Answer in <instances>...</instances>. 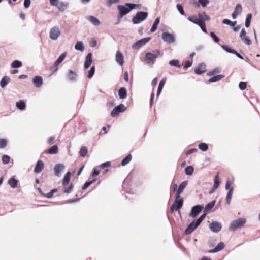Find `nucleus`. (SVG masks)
<instances>
[{
  "instance_id": "f257e3e1",
  "label": "nucleus",
  "mask_w": 260,
  "mask_h": 260,
  "mask_svg": "<svg viewBox=\"0 0 260 260\" xmlns=\"http://www.w3.org/2000/svg\"><path fill=\"white\" fill-rule=\"evenodd\" d=\"M160 52L158 50H155L153 53L148 52L145 54L146 63L147 64H154L155 59L158 57Z\"/></svg>"
},
{
  "instance_id": "f03ea898",
  "label": "nucleus",
  "mask_w": 260,
  "mask_h": 260,
  "mask_svg": "<svg viewBox=\"0 0 260 260\" xmlns=\"http://www.w3.org/2000/svg\"><path fill=\"white\" fill-rule=\"evenodd\" d=\"M148 16V13L145 12L140 11L138 12L133 18L132 22L135 24L140 23L145 20Z\"/></svg>"
},
{
  "instance_id": "7ed1b4c3",
  "label": "nucleus",
  "mask_w": 260,
  "mask_h": 260,
  "mask_svg": "<svg viewBox=\"0 0 260 260\" xmlns=\"http://www.w3.org/2000/svg\"><path fill=\"white\" fill-rule=\"evenodd\" d=\"M60 35L61 31L58 26L52 27L49 31V37L53 41L57 40Z\"/></svg>"
},
{
  "instance_id": "20e7f679",
  "label": "nucleus",
  "mask_w": 260,
  "mask_h": 260,
  "mask_svg": "<svg viewBox=\"0 0 260 260\" xmlns=\"http://www.w3.org/2000/svg\"><path fill=\"white\" fill-rule=\"evenodd\" d=\"M246 222V220L244 218H239L237 220L232 221L230 225L229 230L234 231L237 229L240 228L244 225Z\"/></svg>"
},
{
  "instance_id": "39448f33",
  "label": "nucleus",
  "mask_w": 260,
  "mask_h": 260,
  "mask_svg": "<svg viewBox=\"0 0 260 260\" xmlns=\"http://www.w3.org/2000/svg\"><path fill=\"white\" fill-rule=\"evenodd\" d=\"M117 8L119 10V15L118 16L119 20H120L123 16L132 10V9H130L129 6H126V3L124 5H118Z\"/></svg>"
},
{
  "instance_id": "423d86ee",
  "label": "nucleus",
  "mask_w": 260,
  "mask_h": 260,
  "mask_svg": "<svg viewBox=\"0 0 260 260\" xmlns=\"http://www.w3.org/2000/svg\"><path fill=\"white\" fill-rule=\"evenodd\" d=\"M151 39L150 37H146L143 38L134 43L132 45V48L135 50L139 49L141 47L145 45Z\"/></svg>"
},
{
  "instance_id": "0eeeda50",
  "label": "nucleus",
  "mask_w": 260,
  "mask_h": 260,
  "mask_svg": "<svg viewBox=\"0 0 260 260\" xmlns=\"http://www.w3.org/2000/svg\"><path fill=\"white\" fill-rule=\"evenodd\" d=\"M183 200L182 198H181L180 197L179 198H177V197H175L174 202L171 206V212L177 211L180 209L183 205Z\"/></svg>"
},
{
  "instance_id": "6e6552de",
  "label": "nucleus",
  "mask_w": 260,
  "mask_h": 260,
  "mask_svg": "<svg viewBox=\"0 0 260 260\" xmlns=\"http://www.w3.org/2000/svg\"><path fill=\"white\" fill-rule=\"evenodd\" d=\"M126 110V107L123 104H121L118 106H116L112 111L111 115L112 117L118 116L119 113L123 112Z\"/></svg>"
},
{
  "instance_id": "1a4fd4ad",
  "label": "nucleus",
  "mask_w": 260,
  "mask_h": 260,
  "mask_svg": "<svg viewBox=\"0 0 260 260\" xmlns=\"http://www.w3.org/2000/svg\"><path fill=\"white\" fill-rule=\"evenodd\" d=\"M162 39L164 42L171 44L175 42V37L172 34L169 32H164L161 35Z\"/></svg>"
},
{
  "instance_id": "9d476101",
  "label": "nucleus",
  "mask_w": 260,
  "mask_h": 260,
  "mask_svg": "<svg viewBox=\"0 0 260 260\" xmlns=\"http://www.w3.org/2000/svg\"><path fill=\"white\" fill-rule=\"evenodd\" d=\"M203 206L200 205H198L193 206L191 212L189 213V216L192 218H195L198 216L200 212L203 210Z\"/></svg>"
},
{
  "instance_id": "9b49d317",
  "label": "nucleus",
  "mask_w": 260,
  "mask_h": 260,
  "mask_svg": "<svg viewBox=\"0 0 260 260\" xmlns=\"http://www.w3.org/2000/svg\"><path fill=\"white\" fill-rule=\"evenodd\" d=\"M200 224V223L197 220L193 221L186 229L185 234L186 235L191 234Z\"/></svg>"
},
{
  "instance_id": "f8f14e48",
  "label": "nucleus",
  "mask_w": 260,
  "mask_h": 260,
  "mask_svg": "<svg viewBox=\"0 0 260 260\" xmlns=\"http://www.w3.org/2000/svg\"><path fill=\"white\" fill-rule=\"evenodd\" d=\"M240 37L245 44L248 46L251 44V41L246 36V32L244 28L242 29L240 34Z\"/></svg>"
},
{
  "instance_id": "ddd939ff",
  "label": "nucleus",
  "mask_w": 260,
  "mask_h": 260,
  "mask_svg": "<svg viewBox=\"0 0 260 260\" xmlns=\"http://www.w3.org/2000/svg\"><path fill=\"white\" fill-rule=\"evenodd\" d=\"M209 228L212 232L218 233L221 230L222 225L220 223L217 221H213L210 224Z\"/></svg>"
},
{
  "instance_id": "4468645a",
  "label": "nucleus",
  "mask_w": 260,
  "mask_h": 260,
  "mask_svg": "<svg viewBox=\"0 0 260 260\" xmlns=\"http://www.w3.org/2000/svg\"><path fill=\"white\" fill-rule=\"evenodd\" d=\"M65 166L63 164H58L54 167V174L55 176L60 177L61 173L63 171Z\"/></svg>"
},
{
  "instance_id": "2eb2a0df",
  "label": "nucleus",
  "mask_w": 260,
  "mask_h": 260,
  "mask_svg": "<svg viewBox=\"0 0 260 260\" xmlns=\"http://www.w3.org/2000/svg\"><path fill=\"white\" fill-rule=\"evenodd\" d=\"M86 20L89 21L94 26H98L101 24L100 20L95 17L91 15H87L85 17Z\"/></svg>"
},
{
  "instance_id": "dca6fc26",
  "label": "nucleus",
  "mask_w": 260,
  "mask_h": 260,
  "mask_svg": "<svg viewBox=\"0 0 260 260\" xmlns=\"http://www.w3.org/2000/svg\"><path fill=\"white\" fill-rule=\"evenodd\" d=\"M187 183L188 182L187 181H185L181 183L177 191L175 197H177V198H179L180 197L181 194L182 193L184 189L186 187Z\"/></svg>"
},
{
  "instance_id": "f3484780",
  "label": "nucleus",
  "mask_w": 260,
  "mask_h": 260,
  "mask_svg": "<svg viewBox=\"0 0 260 260\" xmlns=\"http://www.w3.org/2000/svg\"><path fill=\"white\" fill-rule=\"evenodd\" d=\"M67 52H64L58 58V59L54 62V67L55 68V70H57V66L60 64L67 56Z\"/></svg>"
},
{
  "instance_id": "a211bd4d",
  "label": "nucleus",
  "mask_w": 260,
  "mask_h": 260,
  "mask_svg": "<svg viewBox=\"0 0 260 260\" xmlns=\"http://www.w3.org/2000/svg\"><path fill=\"white\" fill-rule=\"evenodd\" d=\"M116 61L118 64L122 66L124 63V56L122 53L119 51H117L115 56Z\"/></svg>"
},
{
  "instance_id": "6ab92c4d",
  "label": "nucleus",
  "mask_w": 260,
  "mask_h": 260,
  "mask_svg": "<svg viewBox=\"0 0 260 260\" xmlns=\"http://www.w3.org/2000/svg\"><path fill=\"white\" fill-rule=\"evenodd\" d=\"M32 82L36 87L39 88L43 84V79L40 76H36L33 78Z\"/></svg>"
},
{
  "instance_id": "aec40b11",
  "label": "nucleus",
  "mask_w": 260,
  "mask_h": 260,
  "mask_svg": "<svg viewBox=\"0 0 260 260\" xmlns=\"http://www.w3.org/2000/svg\"><path fill=\"white\" fill-rule=\"evenodd\" d=\"M206 64L201 63L195 69L194 72L197 74H201L205 72Z\"/></svg>"
},
{
  "instance_id": "412c9836",
  "label": "nucleus",
  "mask_w": 260,
  "mask_h": 260,
  "mask_svg": "<svg viewBox=\"0 0 260 260\" xmlns=\"http://www.w3.org/2000/svg\"><path fill=\"white\" fill-rule=\"evenodd\" d=\"M44 167V162L41 160H38L35 167L34 171L36 173H40Z\"/></svg>"
},
{
  "instance_id": "4be33fe9",
  "label": "nucleus",
  "mask_w": 260,
  "mask_h": 260,
  "mask_svg": "<svg viewBox=\"0 0 260 260\" xmlns=\"http://www.w3.org/2000/svg\"><path fill=\"white\" fill-rule=\"evenodd\" d=\"M92 62V53H89L87 54L86 57L85 62L84 63V67L85 69H88L90 65L91 64Z\"/></svg>"
},
{
  "instance_id": "5701e85b",
  "label": "nucleus",
  "mask_w": 260,
  "mask_h": 260,
  "mask_svg": "<svg viewBox=\"0 0 260 260\" xmlns=\"http://www.w3.org/2000/svg\"><path fill=\"white\" fill-rule=\"evenodd\" d=\"M84 46L83 43L81 41H77L75 45V49L76 50L80 51L81 52L83 51L84 50Z\"/></svg>"
},
{
  "instance_id": "b1692460",
  "label": "nucleus",
  "mask_w": 260,
  "mask_h": 260,
  "mask_svg": "<svg viewBox=\"0 0 260 260\" xmlns=\"http://www.w3.org/2000/svg\"><path fill=\"white\" fill-rule=\"evenodd\" d=\"M198 16L200 21L204 22L210 20V17L206 14L205 12L198 14Z\"/></svg>"
},
{
  "instance_id": "393cba45",
  "label": "nucleus",
  "mask_w": 260,
  "mask_h": 260,
  "mask_svg": "<svg viewBox=\"0 0 260 260\" xmlns=\"http://www.w3.org/2000/svg\"><path fill=\"white\" fill-rule=\"evenodd\" d=\"M8 182L12 188H15L17 186L18 183V181L14 177L10 178Z\"/></svg>"
},
{
  "instance_id": "a878e982",
  "label": "nucleus",
  "mask_w": 260,
  "mask_h": 260,
  "mask_svg": "<svg viewBox=\"0 0 260 260\" xmlns=\"http://www.w3.org/2000/svg\"><path fill=\"white\" fill-rule=\"evenodd\" d=\"M10 79L8 76H4L1 80L0 85L2 88H4L10 82Z\"/></svg>"
},
{
  "instance_id": "bb28decb",
  "label": "nucleus",
  "mask_w": 260,
  "mask_h": 260,
  "mask_svg": "<svg viewBox=\"0 0 260 260\" xmlns=\"http://www.w3.org/2000/svg\"><path fill=\"white\" fill-rule=\"evenodd\" d=\"M118 95L120 99H125L127 96V91L124 87H121L119 89Z\"/></svg>"
},
{
  "instance_id": "cd10ccee",
  "label": "nucleus",
  "mask_w": 260,
  "mask_h": 260,
  "mask_svg": "<svg viewBox=\"0 0 260 260\" xmlns=\"http://www.w3.org/2000/svg\"><path fill=\"white\" fill-rule=\"evenodd\" d=\"M77 76V75L75 72L71 70L69 71V73L68 74V78L69 80L75 81L76 80Z\"/></svg>"
},
{
  "instance_id": "c85d7f7f",
  "label": "nucleus",
  "mask_w": 260,
  "mask_h": 260,
  "mask_svg": "<svg viewBox=\"0 0 260 260\" xmlns=\"http://www.w3.org/2000/svg\"><path fill=\"white\" fill-rule=\"evenodd\" d=\"M166 81V79L165 78H163L159 82L157 92V96H158L159 95L160 93H161L162 89L165 84Z\"/></svg>"
},
{
  "instance_id": "c756f323",
  "label": "nucleus",
  "mask_w": 260,
  "mask_h": 260,
  "mask_svg": "<svg viewBox=\"0 0 260 260\" xmlns=\"http://www.w3.org/2000/svg\"><path fill=\"white\" fill-rule=\"evenodd\" d=\"M224 78V76L222 75H218L213 77H211L209 79V82L211 83L215 82L218 81Z\"/></svg>"
},
{
  "instance_id": "7c9ffc66",
  "label": "nucleus",
  "mask_w": 260,
  "mask_h": 260,
  "mask_svg": "<svg viewBox=\"0 0 260 260\" xmlns=\"http://www.w3.org/2000/svg\"><path fill=\"white\" fill-rule=\"evenodd\" d=\"M69 7L68 3L61 2L58 6H57L58 9L60 11H64Z\"/></svg>"
},
{
  "instance_id": "2f4dec72",
  "label": "nucleus",
  "mask_w": 260,
  "mask_h": 260,
  "mask_svg": "<svg viewBox=\"0 0 260 260\" xmlns=\"http://www.w3.org/2000/svg\"><path fill=\"white\" fill-rule=\"evenodd\" d=\"M233 191H234V188L231 187L228 192L226 198V202L228 204H230L231 203V199L232 197Z\"/></svg>"
},
{
  "instance_id": "473e14b6",
  "label": "nucleus",
  "mask_w": 260,
  "mask_h": 260,
  "mask_svg": "<svg viewBox=\"0 0 260 260\" xmlns=\"http://www.w3.org/2000/svg\"><path fill=\"white\" fill-rule=\"evenodd\" d=\"M16 106L18 109L21 110H24L26 107L25 103L23 100H20L17 102L16 104Z\"/></svg>"
},
{
  "instance_id": "72a5a7b5",
  "label": "nucleus",
  "mask_w": 260,
  "mask_h": 260,
  "mask_svg": "<svg viewBox=\"0 0 260 260\" xmlns=\"http://www.w3.org/2000/svg\"><path fill=\"white\" fill-rule=\"evenodd\" d=\"M58 147L56 145L51 147L47 151V153L50 154H55L58 152Z\"/></svg>"
},
{
  "instance_id": "f704fd0d",
  "label": "nucleus",
  "mask_w": 260,
  "mask_h": 260,
  "mask_svg": "<svg viewBox=\"0 0 260 260\" xmlns=\"http://www.w3.org/2000/svg\"><path fill=\"white\" fill-rule=\"evenodd\" d=\"M215 202V201H213L208 203L204 208V212H207L210 210L214 206Z\"/></svg>"
},
{
  "instance_id": "c9c22d12",
  "label": "nucleus",
  "mask_w": 260,
  "mask_h": 260,
  "mask_svg": "<svg viewBox=\"0 0 260 260\" xmlns=\"http://www.w3.org/2000/svg\"><path fill=\"white\" fill-rule=\"evenodd\" d=\"M132 156L131 154H128L126 156L125 158H124L121 161V165L124 166L128 164L132 160Z\"/></svg>"
},
{
  "instance_id": "e433bc0d",
  "label": "nucleus",
  "mask_w": 260,
  "mask_h": 260,
  "mask_svg": "<svg viewBox=\"0 0 260 260\" xmlns=\"http://www.w3.org/2000/svg\"><path fill=\"white\" fill-rule=\"evenodd\" d=\"M71 173L70 172H67L64 177L62 184L64 186L68 184L70 180Z\"/></svg>"
},
{
  "instance_id": "4c0bfd02",
  "label": "nucleus",
  "mask_w": 260,
  "mask_h": 260,
  "mask_svg": "<svg viewBox=\"0 0 260 260\" xmlns=\"http://www.w3.org/2000/svg\"><path fill=\"white\" fill-rule=\"evenodd\" d=\"M188 20L189 21H190L198 25V24H199L201 22V21L200 20L199 18H197L196 16H192V17H189L188 18Z\"/></svg>"
},
{
  "instance_id": "58836bf2",
  "label": "nucleus",
  "mask_w": 260,
  "mask_h": 260,
  "mask_svg": "<svg viewBox=\"0 0 260 260\" xmlns=\"http://www.w3.org/2000/svg\"><path fill=\"white\" fill-rule=\"evenodd\" d=\"M87 152V148L85 146H82L80 150L79 154L82 157H84L86 155Z\"/></svg>"
},
{
  "instance_id": "ea45409f",
  "label": "nucleus",
  "mask_w": 260,
  "mask_h": 260,
  "mask_svg": "<svg viewBox=\"0 0 260 260\" xmlns=\"http://www.w3.org/2000/svg\"><path fill=\"white\" fill-rule=\"evenodd\" d=\"M159 22H160V19L159 18H157L155 20L154 24L151 28V30H150L151 32H153L156 30L157 26L159 23Z\"/></svg>"
},
{
  "instance_id": "a19ab883",
  "label": "nucleus",
  "mask_w": 260,
  "mask_h": 260,
  "mask_svg": "<svg viewBox=\"0 0 260 260\" xmlns=\"http://www.w3.org/2000/svg\"><path fill=\"white\" fill-rule=\"evenodd\" d=\"M251 18H252L251 14H247V15L246 16V20H245V25L247 28L249 27L250 26Z\"/></svg>"
},
{
  "instance_id": "79ce46f5",
  "label": "nucleus",
  "mask_w": 260,
  "mask_h": 260,
  "mask_svg": "<svg viewBox=\"0 0 260 260\" xmlns=\"http://www.w3.org/2000/svg\"><path fill=\"white\" fill-rule=\"evenodd\" d=\"M219 186V176L218 173L215 176L214 179V184L213 185L214 189H217Z\"/></svg>"
},
{
  "instance_id": "37998d69",
  "label": "nucleus",
  "mask_w": 260,
  "mask_h": 260,
  "mask_svg": "<svg viewBox=\"0 0 260 260\" xmlns=\"http://www.w3.org/2000/svg\"><path fill=\"white\" fill-rule=\"evenodd\" d=\"M199 148L203 151H206L208 149V146L206 143H201L199 145Z\"/></svg>"
},
{
  "instance_id": "c03bdc74",
  "label": "nucleus",
  "mask_w": 260,
  "mask_h": 260,
  "mask_svg": "<svg viewBox=\"0 0 260 260\" xmlns=\"http://www.w3.org/2000/svg\"><path fill=\"white\" fill-rule=\"evenodd\" d=\"M22 65V62L19 60H15L11 64L12 67L14 68H20Z\"/></svg>"
},
{
  "instance_id": "a18cd8bd",
  "label": "nucleus",
  "mask_w": 260,
  "mask_h": 260,
  "mask_svg": "<svg viewBox=\"0 0 260 260\" xmlns=\"http://www.w3.org/2000/svg\"><path fill=\"white\" fill-rule=\"evenodd\" d=\"M193 170H194V169H193V167H192L191 166H187L185 168V173L187 175H191L192 174Z\"/></svg>"
},
{
  "instance_id": "49530a36",
  "label": "nucleus",
  "mask_w": 260,
  "mask_h": 260,
  "mask_svg": "<svg viewBox=\"0 0 260 260\" xmlns=\"http://www.w3.org/2000/svg\"><path fill=\"white\" fill-rule=\"evenodd\" d=\"M221 47L223 50H224L225 51L229 53H231L232 54H234L235 53H236V50L229 47L228 46L222 45Z\"/></svg>"
},
{
  "instance_id": "de8ad7c7",
  "label": "nucleus",
  "mask_w": 260,
  "mask_h": 260,
  "mask_svg": "<svg viewBox=\"0 0 260 260\" xmlns=\"http://www.w3.org/2000/svg\"><path fill=\"white\" fill-rule=\"evenodd\" d=\"M242 11V7L241 4H238L235 8L234 12L238 15L241 13Z\"/></svg>"
},
{
  "instance_id": "09e8293b",
  "label": "nucleus",
  "mask_w": 260,
  "mask_h": 260,
  "mask_svg": "<svg viewBox=\"0 0 260 260\" xmlns=\"http://www.w3.org/2000/svg\"><path fill=\"white\" fill-rule=\"evenodd\" d=\"M169 64L172 66H176L178 68L181 67L179 64V61L178 60H172L170 61Z\"/></svg>"
},
{
  "instance_id": "8fccbe9b",
  "label": "nucleus",
  "mask_w": 260,
  "mask_h": 260,
  "mask_svg": "<svg viewBox=\"0 0 260 260\" xmlns=\"http://www.w3.org/2000/svg\"><path fill=\"white\" fill-rule=\"evenodd\" d=\"M126 6H130V9H137V8H140L141 7V4H134L131 3H126Z\"/></svg>"
},
{
  "instance_id": "3c124183",
  "label": "nucleus",
  "mask_w": 260,
  "mask_h": 260,
  "mask_svg": "<svg viewBox=\"0 0 260 260\" xmlns=\"http://www.w3.org/2000/svg\"><path fill=\"white\" fill-rule=\"evenodd\" d=\"M94 72H95V67L92 66L90 68V69L89 70V71L88 72V74L87 75L88 77L89 78H92L93 77V76L94 75Z\"/></svg>"
},
{
  "instance_id": "603ef678",
  "label": "nucleus",
  "mask_w": 260,
  "mask_h": 260,
  "mask_svg": "<svg viewBox=\"0 0 260 260\" xmlns=\"http://www.w3.org/2000/svg\"><path fill=\"white\" fill-rule=\"evenodd\" d=\"M7 145V141L6 139H0V148L3 149L5 148Z\"/></svg>"
},
{
  "instance_id": "864d4df0",
  "label": "nucleus",
  "mask_w": 260,
  "mask_h": 260,
  "mask_svg": "<svg viewBox=\"0 0 260 260\" xmlns=\"http://www.w3.org/2000/svg\"><path fill=\"white\" fill-rule=\"evenodd\" d=\"M10 157L8 155H4L2 156V161L4 164H8L10 161Z\"/></svg>"
},
{
  "instance_id": "5fc2aeb1",
  "label": "nucleus",
  "mask_w": 260,
  "mask_h": 260,
  "mask_svg": "<svg viewBox=\"0 0 260 260\" xmlns=\"http://www.w3.org/2000/svg\"><path fill=\"white\" fill-rule=\"evenodd\" d=\"M176 8L181 15H184L185 13H184V11L183 8L180 4H177L176 5Z\"/></svg>"
},
{
  "instance_id": "6e6d98bb",
  "label": "nucleus",
  "mask_w": 260,
  "mask_h": 260,
  "mask_svg": "<svg viewBox=\"0 0 260 260\" xmlns=\"http://www.w3.org/2000/svg\"><path fill=\"white\" fill-rule=\"evenodd\" d=\"M198 25L201 27V29L205 33H207V29L206 27V24L204 22L201 21Z\"/></svg>"
},
{
  "instance_id": "4d7b16f0",
  "label": "nucleus",
  "mask_w": 260,
  "mask_h": 260,
  "mask_svg": "<svg viewBox=\"0 0 260 260\" xmlns=\"http://www.w3.org/2000/svg\"><path fill=\"white\" fill-rule=\"evenodd\" d=\"M224 247V244L223 242H220L218 243V244L217 245V246L215 247L217 249V251H219L221 250H222Z\"/></svg>"
},
{
  "instance_id": "13d9d810",
  "label": "nucleus",
  "mask_w": 260,
  "mask_h": 260,
  "mask_svg": "<svg viewBox=\"0 0 260 260\" xmlns=\"http://www.w3.org/2000/svg\"><path fill=\"white\" fill-rule=\"evenodd\" d=\"M210 35V36L212 38V39L214 40V41L215 42L218 43L219 42V39L215 34V33H214L213 32H211Z\"/></svg>"
},
{
  "instance_id": "bf43d9fd",
  "label": "nucleus",
  "mask_w": 260,
  "mask_h": 260,
  "mask_svg": "<svg viewBox=\"0 0 260 260\" xmlns=\"http://www.w3.org/2000/svg\"><path fill=\"white\" fill-rule=\"evenodd\" d=\"M220 72V69L219 68H216L213 71L209 72L207 74L208 76H211L216 73Z\"/></svg>"
},
{
  "instance_id": "052dcab7",
  "label": "nucleus",
  "mask_w": 260,
  "mask_h": 260,
  "mask_svg": "<svg viewBox=\"0 0 260 260\" xmlns=\"http://www.w3.org/2000/svg\"><path fill=\"white\" fill-rule=\"evenodd\" d=\"M90 46L91 47H94L97 45V41L95 38H92L90 41Z\"/></svg>"
},
{
  "instance_id": "680f3d73",
  "label": "nucleus",
  "mask_w": 260,
  "mask_h": 260,
  "mask_svg": "<svg viewBox=\"0 0 260 260\" xmlns=\"http://www.w3.org/2000/svg\"><path fill=\"white\" fill-rule=\"evenodd\" d=\"M246 86H247V84H246V83H245V82H241L239 84V88L242 90L245 89L246 88Z\"/></svg>"
},
{
  "instance_id": "e2e57ef3",
  "label": "nucleus",
  "mask_w": 260,
  "mask_h": 260,
  "mask_svg": "<svg viewBox=\"0 0 260 260\" xmlns=\"http://www.w3.org/2000/svg\"><path fill=\"white\" fill-rule=\"evenodd\" d=\"M100 173V169H99V167H96L94 168L93 171L92 173V176L95 177L99 175Z\"/></svg>"
},
{
  "instance_id": "0e129e2a",
  "label": "nucleus",
  "mask_w": 260,
  "mask_h": 260,
  "mask_svg": "<svg viewBox=\"0 0 260 260\" xmlns=\"http://www.w3.org/2000/svg\"><path fill=\"white\" fill-rule=\"evenodd\" d=\"M199 2L203 7H206L209 3L208 0H199Z\"/></svg>"
},
{
  "instance_id": "69168bd1",
  "label": "nucleus",
  "mask_w": 260,
  "mask_h": 260,
  "mask_svg": "<svg viewBox=\"0 0 260 260\" xmlns=\"http://www.w3.org/2000/svg\"><path fill=\"white\" fill-rule=\"evenodd\" d=\"M110 165H111L110 162H109V161H107V162H106L100 165V168H106V167H110Z\"/></svg>"
},
{
  "instance_id": "338daca9",
  "label": "nucleus",
  "mask_w": 260,
  "mask_h": 260,
  "mask_svg": "<svg viewBox=\"0 0 260 260\" xmlns=\"http://www.w3.org/2000/svg\"><path fill=\"white\" fill-rule=\"evenodd\" d=\"M206 216V212L204 214H202L197 220L201 224L202 221L205 219Z\"/></svg>"
},
{
  "instance_id": "774afa93",
  "label": "nucleus",
  "mask_w": 260,
  "mask_h": 260,
  "mask_svg": "<svg viewBox=\"0 0 260 260\" xmlns=\"http://www.w3.org/2000/svg\"><path fill=\"white\" fill-rule=\"evenodd\" d=\"M50 4L53 6H57L59 3L58 0H50Z\"/></svg>"
}]
</instances>
